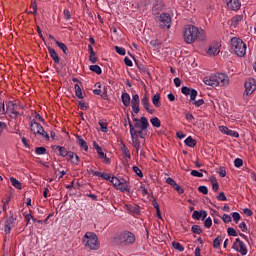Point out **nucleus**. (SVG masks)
Listing matches in <instances>:
<instances>
[{
	"mask_svg": "<svg viewBox=\"0 0 256 256\" xmlns=\"http://www.w3.org/2000/svg\"><path fill=\"white\" fill-rule=\"evenodd\" d=\"M183 37L187 45H191V43H195V41H205V39H207L205 30H199V28L193 25H188L184 28Z\"/></svg>",
	"mask_w": 256,
	"mask_h": 256,
	"instance_id": "obj_1",
	"label": "nucleus"
},
{
	"mask_svg": "<svg viewBox=\"0 0 256 256\" xmlns=\"http://www.w3.org/2000/svg\"><path fill=\"white\" fill-rule=\"evenodd\" d=\"M82 243L91 251H97L99 247H101V243H99V238L95 232H86L82 238Z\"/></svg>",
	"mask_w": 256,
	"mask_h": 256,
	"instance_id": "obj_2",
	"label": "nucleus"
},
{
	"mask_svg": "<svg viewBox=\"0 0 256 256\" xmlns=\"http://www.w3.org/2000/svg\"><path fill=\"white\" fill-rule=\"evenodd\" d=\"M231 49L237 57H245L247 54V44L241 38L233 37L231 39Z\"/></svg>",
	"mask_w": 256,
	"mask_h": 256,
	"instance_id": "obj_3",
	"label": "nucleus"
},
{
	"mask_svg": "<svg viewBox=\"0 0 256 256\" xmlns=\"http://www.w3.org/2000/svg\"><path fill=\"white\" fill-rule=\"evenodd\" d=\"M53 151H59V157H67L68 155V159L69 161H71V163H73V165H78L81 161V158H79V155L75 154V152L72 151H67V148L63 147V146H57L54 145L52 146Z\"/></svg>",
	"mask_w": 256,
	"mask_h": 256,
	"instance_id": "obj_4",
	"label": "nucleus"
},
{
	"mask_svg": "<svg viewBox=\"0 0 256 256\" xmlns=\"http://www.w3.org/2000/svg\"><path fill=\"white\" fill-rule=\"evenodd\" d=\"M128 125H129V129H130V135L131 137H136V139H145V136L147 135V133L145 131H147V129H149V122H142V126L140 130L135 129V127L133 126V122H131V118H128Z\"/></svg>",
	"mask_w": 256,
	"mask_h": 256,
	"instance_id": "obj_5",
	"label": "nucleus"
},
{
	"mask_svg": "<svg viewBox=\"0 0 256 256\" xmlns=\"http://www.w3.org/2000/svg\"><path fill=\"white\" fill-rule=\"evenodd\" d=\"M30 131L33 135H41L46 141H49V134L43 129V126L37 122L36 119H32L30 122Z\"/></svg>",
	"mask_w": 256,
	"mask_h": 256,
	"instance_id": "obj_6",
	"label": "nucleus"
},
{
	"mask_svg": "<svg viewBox=\"0 0 256 256\" xmlns=\"http://www.w3.org/2000/svg\"><path fill=\"white\" fill-rule=\"evenodd\" d=\"M116 239L121 245H133V243H135V234H133V232L124 231L118 235Z\"/></svg>",
	"mask_w": 256,
	"mask_h": 256,
	"instance_id": "obj_7",
	"label": "nucleus"
},
{
	"mask_svg": "<svg viewBox=\"0 0 256 256\" xmlns=\"http://www.w3.org/2000/svg\"><path fill=\"white\" fill-rule=\"evenodd\" d=\"M160 29H171V15L162 13L158 17Z\"/></svg>",
	"mask_w": 256,
	"mask_h": 256,
	"instance_id": "obj_8",
	"label": "nucleus"
},
{
	"mask_svg": "<svg viewBox=\"0 0 256 256\" xmlns=\"http://www.w3.org/2000/svg\"><path fill=\"white\" fill-rule=\"evenodd\" d=\"M232 249H234V251H238V253H240L243 256L247 255V246L239 238L235 239Z\"/></svg>",
	"mask_w": 256,
	"mask_h": 256,
	"instance_id": "obj_9",
	"label": "nucleus"
},
{
	"mask_svg": "<svg viewBox=\"0 0 256 256\" xmlns=\"http://www.w3.org/2000/svg\"><path fill=\"white\" fill-rule=\"evenodd\" d=\"M245 93L243 95V97L248 96V95H252L253 92L256 90V81L253 78H249L248 80H246L245 84Z\"/></svg>",
	"mask_w": 256,
	"mask_h": 256,
	"instance_id": "obj_10",
	"label": "nucleus"
},
{
	"mask_svg": "<svg viewBox=\"0 0 256 256\" xmlns=\"http://www.w3.org/2000/svg\"><path fill=\"white\" fill-rule=\"evenodd\" d=\"M15 221H17V218L13 217V215L9 216V218L5 221V224H4L5 237H7V235H10L11 229L15 227Z\"/></svg>",
	"mask_w": 256,
	"mask_h": 256,
	"instance_id": "obj_11",
	"label": "nucleus"
},
{
	"mask_svg": "<svg viewBox=\"0 0 256 256\" xmlns=\"http://www.w3.org/2000/svg\"><path fill=\"white\" fill-rule=\"evenodd\" d=\"M216 81L218 82V86L225 87V85H229V76L224 73L214 74Z\"/></svg>",
	"mask_w": 256,
	"mask_h": 256,
	"instance_id": "obj_12",
	"label": "nucleus"
},
{
	"mask_svg": "<svg viewBox=\"0 0 256 256\" xmlns=\"http://www.w3.org/2000/svg\"><path fill=\"white\" fill-rule=\"evenodd\" d=\"M181 93H183V95H190V101H194L195 99H197V95L198 92L197 90L193 89V88H189L187 86H183L181 88Z\"/></svg>",
	"mask_w": 256,
	"mask_h": 256,
	"instance_id": "obj_13",
	"label": "nucleus"
},
{
	"mask_svg": "<svg viewBox=\"0 0 256 256\" xmlns=\"http://www.w3.org/2000/svg\"><path fill=\"white\" fill-rule=\"evenodd\" d=\"M131 115H132V121H134L133 127L136 130H140L141 129V127L143 126V121L146 122V123H149V120H147V117H145V116H142L139 119V118L135 117V114L133 112L131 113Z\"/></svg>",
	"mask_w": 256,
	"mask_h": 256,
	"instance_id": "obj_14",
	"label": "nucleus"
},
{
	"mask_svg": "<svg viewBox=\"0 0 256 256\" xmlns=\"http://www.w3.org/2000/svg\"><path fill=\"white\" fill-rule=\"evenodd\" d=\"M219 47H220L219 42L212 43L209 46L208 50L206 51L207 55H209L210 57L211 56L215 57V56L219 55V53L221 52Z\"/></svg>",
	"mask_w": 256,
	"mask_h": 256,
	"instance_id": "obj_15",
	"label": "nucleus"
},
{
	"mask_svg": "<svg viewBox=\"0 0 256 256\" xmlns=\"http://www.w3.org/2000/svg\"><path fill=\"white\" fill-rule=\"evenodd\" d=\"M131 107L133 113H135L136 115L139 113V111H141V109L139 108V94H135L132 96Z\"/></svg>",
	"mask_w": 256,
	"mask_h": 256,
	"instance_id": "obj_16",
	"label": "nucleus"
},
{
	"mask_svg": "<svg viewBox=\"0 0 256 256\" xmlns=\"http://www.w3.org/2000/svg\"><path fill=\"white\" fill-rule=\"evenodd\" d=\"M141 103L147 113H150V115H153L155 113V110L150 108L151 104H149V97L147 96V94H145L144 97L141 99Z\"/></svg>",
	"mask_w": 256,
	"mask_h": 256,
	"instance_id": "obj_17",
	"label": "nucleus"
},
{
	"mask_svg": "<svg viewBox=\"0 0 256 256\" xmlns=\"http://www.w3.org/2000/svg\"><path fill=\"white\" fill-rule=\"evenodd\" d=\"M205 85H209L210 87H218L217 78L215 75L206 76L203 79Z\"/></svg>",
	"mask_w": 256,
	"mask_h": 256,
	"instance_id": "obj_18",
	"label": "nucleus"
},
{
	"mask_svg": "<svg viewBox=\"0 0 256 256\" xmlns=\"http://www.w3.org/2000/svg\"><path fill=\"white\" fill-rule=\"evenodd\" d=\"M47 49L51 59H53L56 65H59V63H61V60L59 59V55H57L55 49L51 48V46H48Z\"/></svg>",
	"mask_w": 256,
	"mask_h": 256,
	"instance_id": "obj_19",
	"label": "nucleus"
},
{
	"mask_svg": "<svg viewBox=\"0 0 256 256\" xmlns=\"http://www.w3.org/2000/svg\"><path fill=\"white\" fill-rule=\"evenodd\" d=\"M227 7L232 11H239L241 9V2L239 0H230L227 3Z\"/></svg>",
	"mask_w": 256,
	"mask_h": 256,
	"instance_id": "obj_20",
	"label": "nucleus"
},
{
	"mask_svg": "<svg viewBox=\"0 0 256 256\" xmlns=\"http://www.w3.org/2000/svg\"><path fill=\"white\" fill-rule=\"evenodd\" d=\"M163 11V2L161 0H158L155 2L152 8V14L153 15H159Z\"/></svg>",
	"mask_w": 256,
	"mask_h": 256,
	"instance_id": "obj_21",
	"label": "nucleus"
},
{
	"mask_svg": "<svg viewBox=\"0 0 256 256\" xmlns=\"http://www.w3.org/2000/svg\"><path fill=\"white\" fill-rule=\"evenodd\" d=\"M16 107L17 104L13 103V101H9L7 104V111H9V113H12V115H15V117L20 115V113L15 110Z\"/></svg>",
	"mask_w": 256,
	"mask_h": 256,
	"instance_id": "obj_22",
	"label": "nucleus"
},
{
	"mask_svg": "<svg viewBox=\"0 0 256 256\" xmlns=\"http://www.w3.org/2000/svg\"><path fill=\"white\" fill-rule=\"evenodd\" d=\"M76 139L79 147L84 149V151H89V146L87 145V142L85 141V139H83V137H81L80 135H76Z\"/></svg>",
	"mask_w": 256,
	"mask_h": 256,
	"instance_id": "obj_23",
	"label": "nucleus"
},
{
	"mask_svg": "<svg viewBox=\"0 0 256 256\" xmlns=\"http://www.w3.org/2000/svg\"><path fill=\"white\" fill-rule=\"evenodd\" d=\"M121 99L124 107H129V105H131V96H129V93H122Z\"/></svg>",
	"mask_w": 256,
	"mask_h": 256,
	"instance_id": "obj_24",
	"label": "nucleus"
},
{
	"mask_svg": "<svg viewBox=\"0 0 256 256\" xmlns=\"http://www.w3.org/2000/svg\"><path fill=\"white\" fill-rule=\"evenodd\" d=\"M118 191H121L122 193H130L131 188L129 187V183H121L120 180V185L117 186Z\"/></svg>",
	"mask_w": 256,
	"mask_h": 256,
	"instance_id": "obj_25",
	"label": "nucleus"
},
{
	"mask_svg": "<svg viewBox=\"0 0 256 256\" xmlns=\"http://www.w3.org/2000/svg\"><path fill=\"white\" fill-rule=\"evenodd\" d=\"M88 50L90 53L89 61L91 63H97V56H96L95 51L93 50V46L91 44L88 45Z\"/></svg>",
	"mask_w": 256,
	"mask_h": 256,
	"instance_id": "obj_26",
	"label": "nucleus"
},
{
	"mask_svg": "<svg viewBox=\"0 0 256 256\" xmlns=\"http://www.w3.org/2000/svg\"><path fill=\"white\" fill-rule=\"evenodd\" d=\"M55 44L57 45V47H59V49H61V51H63L64 55H69V49L67 48V45H65V43L55 40Z\"/></svg>",
	"mask_w": 256,
	"mask_h": 256,
	"instance_id": "obj_27",
	"label": "nucleus"
},
{
	"mask_svg": "<svg viewBox=\"0 0 256 256\" xmlns=\"http://www.w3.org/2000/svg\"><path fill=\"white\" fill-rule=\"evenodd\" d=\"M241 21H243V15H236V16L232 17V19H231V26L237 27V25H239V23H241Z\"/></svg>",
	"mask_w": 256,
	"mask_h": 256,
	"instance_id": "obj_28",
	"label": "nucleus"
},
{
	"mask_svg": "<svg viewBox=\"0 0 256 256\" xmlns=\"http://www.w3.org/2000/svg\"><path fill=\"white\" fill-rule=\"evenodd\" d=\"M152 103L154 106L156 107H161V94L156 93L153 97H152Z\"/></svg>",
	"mask_w": 256,
	"mask_h": 256,
	"instance_id": "obj_29",
	"label": "nucleus"
},
{
	"mask_svg": "<svg viewBox=\"0 0 256 256\" xmlns=\"http://www.w3.org/2000/svg\"><path fill=\"white\" fill-rule=\"evenodd\" d=\"M135 65L137 66V69H139V71L141 73H147L149 75V71H147V68H145V65H143L142 63H139V61L137 59H135V57H133Z\"/></svg>",
	"mask_w": 256,
	"mask_h": 256,
	"instance_id": "obj_30",
	"label": "nucleus"
},
{
	"mask_svg": "<svg viewBox=\"0 0 256 256\" xmlns=\"http://www.w3.org/2000/svg\"><path fill=\"white\" fill-rule=\"evenodd\" d=\"M184 143L187 147H191V148H193V147H195V145H197V141L195 139H193V137H191V136L187 137L185 139Z\"/></svg>",
	"mask_w": 256,
	"mask_h": 256,
	"instance_id": "obj_31",
	"label": "nucleus"
},
{
	"mask_svg": "<svg viewBox=\"0 0 256 256\" xmlns=\"http://www.w3.org/2000/svg\"><path fill=\"white\" fill-rule=\"evenodd\" d=\"M93 147L94 149H96L99 159H101L102 157H105V154L103 153V148H101V146H99L97 142L95 141L93 142Z\"/></svg>",
	"mask_w": 256,
	"mask_h": 256,
	"instance_id": "obj_32",
	"label": "nucleus"
},
{
	"mask_svg": "<svg viewBox=\"0 0 256 256\" xmlns=\"http://www.w3.org/2000/svg\"><path fill=\"white\" fill-rule=\"evenodd\" d=\"M133 147L136 148L137 153H139V150L141 149V142L139 141V138L137 136L131 137Z\"/></svg>",
	"mask_w": 256,
	"mask_h": 256,
	"instance_id": "obj_33",
	"label": "nucleus"
},
{
	"mask_svg": "<svg viewBox=\"0 0 256 256\" xmlns=\"http://www.w3.org/2000/svg\"><path fill=\"white\" fill-rule=\"evenodd\" d=\"M10 183L12 184L13 187H15V189H23V187L21 186V182H19V180H17L14 177L10 178Z\"/></svg>",
	"mask_w": 256,
	"mask_h": 256,
	"instance_id": "obj_34",
	"label": "nucleus"
},
{
	"mask_svg": "<svg viewBox=\"0 0 256 256\" xmlns=\"http://www.w3.org/2000/svg\"><path fill=\"white\" fill-rule=\"evenodd\" d=\"M89 69L92 73H96V75H101L103 73L99 65H91Z\"/></svg>",
	"mask_w": 256,
	"mask_h": 256,
	"instance_id": "obj_35",
	"label": "nucleus"
},
{
	"mask_svg": "<svg viewBox=\"0 0 256 256\" xmlns=\"http://www.w3.org/2000/svg\"><path fill=\"white\" fill-rule=\"evenodd\" d=\"M191 231L192 233H194L195 235H201V233H203V229H201L200 225H192L191 227Z\"/></svg>",
	"mask_w": 256,
	"mask_h": 256,
	"instance_id": "obj_36",
	"label": "nucleus"
},
{
	"mask_svg": "<svg viewBox=\"0 0 256 256\" xmlns=\"http://www.w3.org/2000/svg\"><path fill=\"white\" fill-rule=\"evenodd\" d=\"M74 89L76 97H78V99H83V92L81 91V86H79V84H75Z\"/></svg>",
	"mask_w": 256,
	"mask_h": 256,
	"instance_id": "obj_37",
	"label": "nucleus"
},
{
	"mask_svg": "<svg viewBox=\"0 0 256 256\" xmlns=\"http://www.w3.org/2000/svg\"><path fill=\"white\" fill-rule=\"evenodd\" d=\"M121 151L127 159H131V152L129 151V148H127V145L123 144Z\"/></svg>",
	"mask_w": 256,
	"mask_h": 256,
	"instance_id": "obj_38",
	"label": "nucleus"
},
{
	"mask_svg": "<svg viewBox=\"0 0 256 256\" xmlns=\"http://www.w3.org/2000/svg\"><path fill=\"white\" fill-rule=\"evenodd\" d=\"M172 247L176 249V251H180V253H183V251H185V247H183V245H181V243L179 242H172Z\"/></svg>",
	"mask_w": 256,
	"mask_h": 256,
	"instance_id": "obj_39",
	"label": "nucleus"
},
{
	"mask_svg": "<svg viewBox=\"0 0 256 256\" xmlns=\"http://www.w3.org/2000/svg\"><path fill=\"white\" fill-rule=\"evenodd\" d=\"M150 123L153 127H156V128L161 127V120H159V118L157 117L151 118Z\"/></svg>",
	"mask_w": 256,
	"mask_h": 256,
	"instance_id": "obj_40",
	"label": "nucleus"
},
{
	"mask_svg": "<svg viewBox=\"0 0 256 256\" xmlns=\"http://www.w3.org/2000/svg\"><path fill=\"white\" fill-rule=\"evenodd\" d=\"M47 153V148L40 146L35 148V154L36 155H46Z\"/></svg>",
	"mask_w": 256,
	"mask_h": 256,
	"instance_id": "obj_41",
	"label": "nucleus"
},
{
	"mask_svg": "<svg viewBox=\"0 0 256 256\" xmlns=\"http://www.w3.org/2000/svg\"><path fill=\"white\" fill-rule=\"evenodd\" d=\"M110 183H112V185L117 189V187H119V185H121V179L113 176L110 179Z\"/></svg>",
	"mask_w": 256,
	"mask_h": 256,
	"instance_id": "obj_42",
	"label": "nucleus"
},
{
	"mask_svg": "<svg viewBox=\"0 0 256 256\" xmlns=\"http://www.w3.org/2000/svg\"><path fill=\"white\" fill-rule=\"evenodd\" d=\"M98 125H100L102 133H107L109 131V128H107V123L106 122H103L102 120H100L98 122Z\"/></svg>",
	"mask_w": 256,
	"mask_h": 256,
	"instance_id": "obj_43",
	"label": "nucleus"
},
{
	"mask_svg": "<svg viewBox=\"0 0 256 256\" xmlns=\"http://www.w3.org/2000/svg\"><path fill=\"white\" fill-rule=\"evenodd\" d=\"M213 247L214 249H219V247H221V236H218L217 238L214 239Z\"/></svg>",
	"mask_w": 256,
	"mask_h": 256,
	"instance_id": "obj_44",
	"label": "nucleus"
},
{
	"mask_svg": "<svg viewBox=\"0 0 256 256\" xmlns=\"http://www.w3.org/2000/svg\"><path fill=\"white\" fill-rule=\"evenodd\" d=\"M212 225H213V220L211 219V217L206 218L204 221V227L206 229H211Z\"/></svg>",
	"mask_w": 256,
	"mask_h": 256,
	"instance_id": "obj_45",
	"label": "nucleus"
},
{
	"mask_svg": "<svg viewBox=\"0 0 256 256\" xmlns=\"http://www.w3.org/2000/svg\"><path fill=\"white\" fill-rule=\"evenodd\" d=\"M32 9L33 11H26L28 15H37V2H32Z\"/></svg>",
	"mask_w": 256,
	"mask_h": 256,
	"instance_id": "obj_46",
	"label": "nucleus"
},
{
	"mask_svg": "<svg viewBox=\"0 0 256 256\" xmlns=\"http://www.w3.org/2000/svg\"><path fill=\"white\" fill-rule=\"evenodd\" d=\"M115 51H116V53H118V55H126L127 54V50H125V48H123V47L115 46Z\"/></svg>",
	"mask_w": 256,
	"mask_h": 256,
	"instance_id": "obj_47",
	"label": "nucleus"
},
{
	"mask_svg": "<svg viewBox=\"0 0 256 256\" xmlns=\"http://www.w3.org/2000/svg\"><path fill=\"white\" fill-rule=\"evenodd\" d=\"M234 167H236L237 169H239L240 167H243V159L236 158L234 160Z\"/></svg>",
	"mask_w": 256,
	"mask_h": 256,
	"instance_id": "obj_48",
	"label": "nucleus"
},
{
	"mask_svg": "<svg viewBox=\"0 0 256 256\" xmlns=\"http://www.w3.org/2000/svg\"><path fill=\"white\" fill-rule=\"evenodd\" d=\"M173 189H175V191H177L179 195H183V193H185V190L183 189V187H181V185L177 183L174 185Z\"/></svg>",
	"mask_w": 256,
	"mask_h": 256,
	"instance_id": "obj_49",
	"label": "nucleus"
},
{
	"mask_svg": "<svg viewBox=\"0 0 256 256\" xmlns=\"http://www.w3.org/2000/svg\"><path fill=\"white\" fill-rule=\"evenodd\" d=\"M227 233H228L229 237H237V230H235L232 227H229L227 229Z\"/></svg>",
	"mask_w": 256,
	"mask_h": 256,
	"instance_id": "obj_50",
	"label": "nucleus"
},
{
	"mask_svg": "<svg viewBox=\"0 0 256 256\" xmlns=\"http://www.w3.org/2000/svg\"><path fill=\"white\" fill-rule=\"evenodd\" d=\"M132 169L138 177L143 178V172L141 171V169H139L137 166H133Z\"/></svg>",
	"mask_w": 256,
	"mask_h": 256,
	"instance_id": "obj_51",
	"label": "nucleus"
},
{
	"mask_svg": "<svg viewBox=\"0 0 256 256\" xmlns=\"http://www.w3.org/2000/svg\"><path fill=\"white\" fill-rule=\"evenodd\" d=\"M216 199H217L218 201H227V196H225V192H220V193L217 195Z\"/></svg>",
	"mask_w": 256,
	"mask_h": 256,
	"instance_id": "obj_52",
	"label": "nucleus"
},
{
	"mask_svg": "<svg viewBox=\"0 0 256 256\" xmlns=\"http://www.w3.org/2000/svg\"><path fill=\"white\" fill-rule=\"evenodd\" d=\"M192 218H194L196 221H199L201 219V211L195 210L192 213Z\"/></svg>",
	"mask_w": 256,
	"mask_h": 256,
	"instance_id": "obj_53",
	"label": "nucleus"
},
{
	"mask_svg": "<svg viewBox=\"0 0 256 256\" xmlns=\"http://www.w3.org/2000/svg\"><path fill=\"white\" fill-rule=\"evenodd\" d=\"M226 135H229L230 137H235L236 139L239 138V132L233 131L231 129H228Z\"/></svg>",
	"mask_w": 256,
	"mask_h": 256,
	"instance_id": "obj_54",
	"label": "nucleus"
},
{
	"mask_svg": "<svg viewBox=\"0 0 256 256\" xmlns=\"http://www.w3.org/2000/svg\"><path fill=\"white\" fill-rule=\"evenodd\" d=\"M198 191L203 195H207V193H209V189L207 188V186H199Z\"/></svg>",
	"mask_w": 256,
	"mask_h": 256,
	"instance_id": "obj_55",
	"label": "nucleus"
},
{
	"mask_svg": "<svg viewBox=\"0 0 256 256\" xmlns=\"http://www.w3.org/2000/svg\"><path fill=\"white\" fill-rule=\"evenodd\" d=\"M80 109H82V111H87L89 109V106H87V103L83 102V101H80L78 103Z\"/></svg>",
	"mask_w": 256,
	"mask_h": 256,
	"instance_id": "obj_56",
	"label": "nucleus"
},
{
	"mask_svg": "<svg viewBox=\"0 0 256 256\" xmlns=\"http://www.w3.org/2000/svg\"><path fill=\"white\" fill-rule=\"evenodd\" d=\"M222 220H223L225 223H231L232 218H231V216H230L229 214H223Z\"/></svg>",
	"mask_w": 256,
	"mask_h": 256,
	"instance_id": "obj_57",
	"label": "nucleus"
},
{
	"mask_svg": "<svg viewBox=\"0 0 256 256\" xmlns=\"http://www.w3.org/2000/svg\"><path fill=\"white\" fill-rule=\"evenodd\" d=\"M193 105L196 107H201V105H205V100L199 99L198 101L194 100Z\"/></svg>",
	"mask_w": 256,
	"mask_h": 256,
	"instance_id": "obj_58",
	"label": "nucleus"
},
{
	"mask_svg": "<svg viewBox=\"0 0 256 256\" xmlns=\"http://www.w3.org/2000/svg\"><path fill=\"white\" fill-rule=\"evenodd\" d=\"M232 217H233L235 223H238L239 220L241 219V214H239V212H234V213L232 214Z\"/></svg>",
	"mask_w": 256,
	"mask_h": 256,
	"instance_id": "obj_59",
	"label": "nucleus"
},
{
	"mask_svg": "<svg viewBox=\"0 0 256 256\" xmlns=\"http://www.w3.org/2000/svg\"><path fill=\"white\" fill-rule=\"evenodd\" d=\"M190 175H192V177H203V173L197 170H192Z\"/></svg>",
	"mask_w": 256,
	"mask_h": 256,
	"instance_id": "obj_60",
	"label": "nucleus"
},
{
	"mask_svg": "<svg viewBox=\"0 0 256 256\" xmlns=\"http://www.w3.org/2000/svg\"><path fill=\"white\" fill-rule=\"evenodd\" d=\"M166 183H167L168 185H170V187H175V185L177 184V182H175V181L173 180V178H171V177H168V178L166 179Z\"/></svg>",
	"mask_w": 256,
	"mask_h": 256,
	"instance_id": "obj_61",
	"label": "nucleus"
},
{
	"mask_svg": "<svg viewBox=\"0 0 256 256\" xmlns=\"http://www.w3.org/2000/svg\"><path fill=\"white\" fill-rule=\"evenodd\" d=\"M219 175L220 177H227V171L225 170V167L219 168Z\"/></svg>",
	"mask_w": 256,
	"mask_h": 256,
	"instance_id": "obj_62",
	"label": "nucleus"
},
{
	"mask_svg": "<svg viewBox=\"0 0 256 256\" xmlns=\"http://www.w3.org/2000/svg\"><path fill=\"white\" fill-rule=\"evenodd\" d=\"M63 13L66 21H69V19H71V12L68 9H65Z\"/></svg>",
	"mask_w": 256,
	"mask_h": 256,
	"instance_id": "obj_63",
	"label": "nucleus"
},
{
	"mask_svg": "<svg viewBox=\"0 0 256 256\" xmlns=\"http://www.w3.org/2000/svg\"><path fill=\"white\" fill-rule=\"evenodd\" d=\"M239 228L241 229V231H243V233H247V224L245 222H241L239 224Z\"/></svg>",
	"mask_w": 256,
	"mask_h": 256,
	"instance_id": "obj_64",
	"label": "nucleus"
}]
</instances>
